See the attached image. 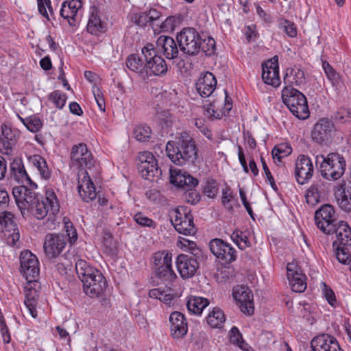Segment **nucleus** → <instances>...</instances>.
I'll use <instances>...</instances> for the list:
<instances>
[{
	"label": "nucleus",
	"instance_id": "obj_1",
	"mask_svg": "<svg viewBox=\"0 0 351 351\" xmlns=\"http://www.w3.org/2000/svg\"><path fill=\"white\" fill-rule=\"evenodd\" d=\"M12 194L20 209L30 210L38 219H44L49 215H55L58 213L60 204L54 191L48 189L45 192V199L34 191L24 186L13 188Z\"/></svg>",
	"mask_w": 351,
	"mask_h": 351
},
{
	"label": "nucleus",
	"instance_id": "obj_2",
	"mask_svg": "<svg viewBox=\"0 0 351 351\" xmlns=\"http://www.w3.org/2000/svg\"><path fill=\"white\" fill-rule=\"evenodd\" d=\"M166 153L171 161L179 166L194 164L198 156L195 141L186 132L181 133L176 141H169Z\"/></svg>",
	"mask_w": 351,
	"mask_h": 351
},
{
	"label": "nucleus",
	"instance_id": "obj_3",
	"mask_svg": "<svg viewBox=\"0 0 351 351\" xmlns=\"http://www.w3.org/2000/svg\"><path fill=\"white\" fill-rule=\"evenodd\" d=\"M315 162L320 164L322 176L328 180H337L344 173L346 167L344 157L338 153H330L326 156L317 155Z\"/></svg>",
	"mask_w": 351,
	"mask_h": 351
},
{
	"label": "nucleus",
	"instance_id": "obj_4",
	"mask_svg": "<svg viewBox=\"0 0 351 351\" xmlns=\"http://www.w3.org/2000/svg\"><path fill=\"white\" fill-rule=\"evenodd\" d=\"M141 55L147 62L148 78L152 75H162L167 72L168 67L165 60L158 55L153 44L147 43L141 49Z\"/></svg>",
	"mask_w": 351,
	"mask_h": 351
},
{
	"label": "nucleus",
	"instance_id": "obj_5",
	"mask_svg": "<svg viewBox=\"0 0 351 351\" xmlns=\"http://www.w3.org/2000/svg\"><path fill=\"white\" fill-rule=\"evenodd\" d=\"M171 221L175 229L180 234L193 235L196 233L193 217L186 207L176 208L171 216Z\"/></svg>",
	"mask_w": 351,
	"mask_h": 351
},
{
	"label": "nucleus",
	"instance_id": "obj_6",
	"mask_svg": "<svg viewBox=\"0 0 351 351\" xmlns=\"http://www.w3.org/2000/svg\"><path fill=\"white\" fill-rule=\"evenodd\" d=\"M199 38L194 28H184L177 36L180 50L189 56H196L199 52Z\"/></svg>",
	"mask_w": 351,
	"mask_h": 351
},
{
	"label": "nucleus",
	"instance_id": "obj_7",
	"mask_svg": "<svg viewBox=\"0 0 351 351\" xmlns=\"http://www.w3.org/2000/svg\"><path fill=\"white\" fill-rule=\"evenodd\" d=\"M20 271L26 280L36 281L40 274L39 262L34 254L29 250L20 254Z\"/></svg>",
	"mask_w": 351,
	"mask_h": 351
},
{
	"label": "nucleus",
	"instance_id": "obj_8",
	"mask_svg": "<svg viewBox=\"0 0 351 351\" xmlns=\"http://www.w3.org/2000/svg\"><path fill=\"white\" fill-rule=\"evenodd\" d=\"M71 161L73 166L83 169H91L95 163L92 153L88 150L87 145L83 143L73 146L71 152Z\"/></svg>",
	"mask_w": 351,
	"mask_h": 351
},
{
	"label": "nucleus",
	"instance_id": "obj_9",
	"mask_svg": "<svg viewBox=\"0 0 351 351\" xmlns=\"http://www.w3.org/2000/svg\"><path fill=\"white\" fill-rule=\"evenodd\" d=\"M295 99L288 98L290 92L285 91V101L284 104L289 109L291 112L299 119H306L309 117V110L307 99L300 91H293Z\"/></svg>",
	"mask_w": 351,
	"mask_h": 351
},
{
	"label": "nucleus",
	"instance_id": "obj_10",
	"mask_svg": "<svg viewBox=\"0 0 351 351\" xmlns=\"http://www.w3.org/2000/svg\"><path fill=\"white\" fill-rule=\"evenodd\" d=\"M335 132L333 123L328 118H322L315 124L311 137L320 145H327L331 141Z\"/></svg>",
	"mask_w": 351,
	"mask_h": 351
},
{
	"label": "nucleus",
	"instance_id": "obj_11",
	"mask_svg": "<svg viewBox=\"0 0 351 351\" xmlns=\"http://www.w3.org/2000/svg\"><path fill=\"white\" fill-rule=\"evenodd\" d=\"M315 220L318 228L327 234H330L337 223L334 208L330 204H324L315 212Z\"/></svg>",
	"mask_w": 351,
	"mask_h": 351
},
{
	"label": "nucleus",
	"instance_id": "obj_12",
	"mask_svg": "<svg viewBox=\"0 0 351 351\" xmlns=\"http://www.w3.org/2000/svg\"><path fill=\"white\" fill-rule=\"evenodd\" d=\"M209 247L210 252L223 264L231 263L237 258L236 250L220 239H212Z\"/></svg>",
	"mask_w": 351,
	"mask_h": 351
},
{
	"label": "nucleus",
	"instance_id": "obj_13",
	"mask_svg": "<svg viewBox=\"0 0 351 351\" xmlns=\"http://www.w3.org/2000/svg\"><path fill=\"white\" fill-rule=\"evenodd\" d=\"M82 283L85 293L90 298L98 297L107 287L106 280L99 269L82 280Z\"/></svg>",
	"mask_w": 351,
	"mask_h": 351
},
{
	"label": "nucleus",
	"instance_id": "obj_14",
	"mask_svg": "<svg viewBox=\"0 0 351 351\" xmlns=\"http://www.w3.org/2000/svg\"><path fill=\"white\" fill-rule=\"evenodd\" d=\"M314 173L311 159L305 155H300L295 162V178L297 182L303 185L308 183Z\"/></svg>",
	"mask_w": 351,
	"mask_h": 351
},
{
	"label": "nucleus",
	"instance_id": "obj_15",
	"mask_svg": "<svg viewBox=\"0 0 351 351\" xmlns=\"http://www.w3.org/2000/svg\"><path fill=\"white\" fill-rule=\"evenodd\" d=\"M232 295L242 313L247 315L254 313L253 294L247 287L239 285L234 287Z\"/></svg>",
	"mask_w": 351,
	"mask_h": 351
},
{
	"label": "nucleus",
	"instance_id": "obj_16",
	"mask_svg": "<svg viewBox=\"0 0 351 351\" xmlns=\"http://www.w3.org/2000/svg\"><path fill=\"white\" fill-rule=\"evenodd\" d=\"M197 255V253L192 252L189 254H181L177 256L176 265L182 278H189L195 275L199 268Z\"/></svg>",
	"mask_w": 351,
	"mask_h": 351
},
{
	"label": "nucleus",
	"instance_id": "obj_17",
	"mask_svg": "<svg viewBox=\"0 0 351 351\" xmlns=\"http://www.w3.org/2000/svg\"><path fill=\"white\" fill-rule=\"evenodd\" d=\"M287 274L289 284L293 291L302 293L306 290V277L296 263H291L287 265Z\"/></svg>",
	"mask_w": 351,
	"mask_h": 351
},
{
	"label": "nucleus",
	"instance_id": "obj_18",
	"mask_svg": "<svg viewBox=\"0 0 351 351\" xmlns=\"http://www.w3.org/2000/svg\"><path fill=\"white\" fill-rule=\"evenodd\" d=\"M77 190L84 202H89L96 198L95 186L86 171H81L78 174Z\"/></svg>",
	"mask_w": 351,
	"mask_h": 351
},
{
	"label": "nucleus",
	"instance_id": "obj_19",
	"mask_svg": "<svg viewBox=\"0 0 351 351\" xmlns=\"http://www.w3.org/2000/svg\"><path fill=\"white\" fill-rule=\"evenodd\" d=\"M65 245L66 241L62 234H48L45 236L43 247L45 254L50 258L58 256Z\"/></svg>",
	"mask_w": 351,
	"mask_h": 351
},
{
	"label": "nucleus",
	"instance_id": "obj_20",
	"mask_svg": "<svg viewBox=\"0 0 351 351\" xmlns=\"http://www.w3.org/2000/svg\"><path fill=\"white\" fill-rule=\"evenodd\" d=\"M311 347L313 351H344L337 339L328 334L315 337L311 341Z\"/></svg>",
	"mask_w": 351,
	"mask_h": 351
},
{
	"label": "nucleus",
	"instance_id": "obj_21",
	"mask_svg": "<svg viewBox=\"0 0 351 351\" xmlns=\"http://www.w3.org/2000/svg\"><path fill=\"white\" fill-rule=\"evenodd\" d=\"M262 79L265 84L274 87H278L280 86V80L277 58H274L263 64Z\"/></svg>",
	"mask_w": 351,
	"mask_h": 351
},
{
	"label": "nucleus",
	"instance_id": "obj_22",
	"mask_svg": "<svg viewBox=\"0 0 351 351\" xmlns=\"http://www.w3.org/2000/svg\"><path fill=\"white\" fill-rule=\"evenodd\" d=\"M106 29L107 25L101 20L99 9L95 6L91 7L86 31L91 35L99 36L104 33Z\"/></svg>",
	"mask_w": 351,
	"mask_h": 351
},
{
	"label": "nucleus",
	"instance_id": "obj_23",
	"mask_svg": "<svg viewBox=\"0 0 351 351\" xmlns=\"http://www.w3.org/2000/svg\"><path fill=\"white\" fill-rule=\"evenodd\" d=\"M19 134L17 131L3 124L1 125V135L0 136V152L3 154H10L13 147L16 145Z\"/></svg>",
	"mask_w": 351,
	"mask_h": 351
},
{
	"label": "nucleus",
	"instance_id": "obj_24",
	"mask_svg": "<svg viewBox=\"0 0 351 351\" xmlns=\"http://www.w3.org/2000/svg\"><path fill=\"white\" fill-rule=\"evenodd\" d=\"M171 333L173 338L184 337L188 331V324L184 315L178 311H174L169 316Z\"/></svg>",
	"mask_w": 351,
	"mask_h": 351
},
{
	"label": "nucleus",
	"instance_id": "obj_25",
	"mask_svg": "<svg viewBox=\"0 0 351 351\" xmlns=\"http://www.w3.org/2000/svg\"><path fill=\"white\" fill-rule=\"evenodd\" d=\"M217 85V80L210 72L202 73L196 82L195 87L197 93L202 97H209L215 90Z\"/></svg>",
	"mask_w": 351,
	"mask_h": 351
},
{
	"label": "nucleus",
	"instance_id": "obj_26",
	"mask_svg": "<svg viewBox=\"0 0 351 351\" xmlns=\"http://www.w3.org/2000/svg\"><path fill=\"white\" fill-rule=\"evenodd\" d=\"M36 286H38L37 280H27L24 290L25 297V304L31 315L34 318L37 316L36 306L38 298V292Z\"/></svg>",
	"mask_w": 351,
	"mask_h": 351
},
{
	"label": "nucleus",
	"instance_id": "obj_27",
	"mask_svg": "<svg viewBox=\"0 0 351 351\" xmlns=\"http://www.w3.org/2000/svg\"><path fill=\"white\" fill-rule=\"evenodd\" d=\"M156 45L166 58L173 60L178 57L179 49L173 38L165 35L160 36L157 40Z\"/></svg>",
	"mask_w": 351,
	"mask_h": 351
},
{
	"label": "nucleus",
	"instance_id": "obj_28",
	"mask_svg": "<svg viewBox=\"0 0 351 351\" xmlns=\"http://www.w3.org/2000/svg\"><path fill=\"white\" fill-rule=\"evenodd\" d=\"M136 54H130L126 61L127 67L132 71L136 73L138 76L143 80L148 79L147 70V62Z\"/></svg>",
	"mask_w": 351,
	"mask_h": 351
},
{
	"label": "nucleus",
	"instance_id": "obj_29",
	"mask_svg": "<svg viewBox=\"0 0 351 351\" xmlns=\"http://www.w3.org/2000/svg\"><path fill=\"white\" fill-rule=\"evenodd\" d=\"M283 82L285 86H300L305 84L304 73L298 66L288 67L285 70Z\"/></svg>",
	"mask_w": 351,
	"mask_h": 351
},
{
	"label": "nucleus",
	"instance_id": "obj_30",
	"mask_svg": "<svg viewBox=\"0 0 351 351\" xmlns=\"http://www.w3.org/2000/svg\"><path fill=\"white\" fill-rule=\"evenodd\" d=\"M333 233H335L337 237V240L333 241V246H347L350 242L351 244V228L346 222L341 221L335 224L330 234Z\"/></svg>",
	"mask_w": 351,
	"mask_h": 351
},
{
	"label": "nucleus",
	"instance_id": "obj_31",
	"mask_svg": "<svg viewBox=\"0 0 351 351\" xmlns=\"http://www.w3.org/2000/svg\"><path fill=\"white\" fill-rule=\"evenodd\" d=\"M82 7V3L80 0H70L64 1L60 10V15L72 25L71 20L74 21L77 12Z\"/></svg>",
	"mask_w": 351,
	"mask_h": 351
},
{
	"label": "nucleus",
	"instance_id": "obj_32",
	"mask_svg": "<svg viewBox=\"0 0 351 351\" xmlns=\"http://www.w3.org/2000/svg\"><path fill=\"white\" fill-rule=\"evenodd\" d=\"M138 169L142 177L149 181L157 180L162 175V170L158 167L157 162L138 165Z\"/></svg>",
	"mask_w": 351,
	"mask_h": 351
},
{
	"label": "nucleus",
	"instance_id": "obj_33",
	"mask_svg": "<svg viewBox=\"0 0 351 351\" xmlns=\"http://www.w3.org/2000/svg\"><path fill=\"white\" fill-rule=\"evenodd\" d=\"M345 186H348L344 187L343 190L339 189L335 195L339 207L349 212L351 210V184H345Z\"/></svg>",
	"mask_w": 351,
	"mask_h": 351
},
{
	"label": "nucleus",
	"instance_id": "obj_34",
	"mask_svg": "<svg viewBox=\"0 0 351 351\" xmlns=\"http://www.w3.org/2000/svg\"><path fill=\"white\" fill-rule=\"evenodd\" d=\"M10 174L17 181L20 182L23 180V179L27 180L29 182H32L28 174L27 173L22 160L19 158L14 159L10 163Z\"/></svg>",
	"mask_w": 351,
	"mask_h": 351
},
{
	"label": "nucleus",
	"instance_id": "obj_35",
	"mask_svg": "<svg viewBox=\"0 0 351 351\" xmlns=\"http://www.w3.org/2000/svg\"><path fill=\"white\" fill-rule=\"evenodd\" d=\"M156 276L160 280L172 283L177 278V275L172 269V264L169 263L165 266L154 267Z\"/></svg>",
	"mask_w": 351,
	"mask_h": 351
},
{
	"label": "nucleus",
	"instance_id": "obj_36",
	"mask_svg": "<svg viewBox=\"0 0 351 351\" xmlns=\"http://www.w3.org/2000/svg\"><path fill=\"white\" fill-rule=\"evenodd\" d=\"M29 162L38 169L42 178L47 180L51 176L46 160L40 155L36 154L29 158Z\"/></svg>",
	"mask_w": 351,
	"mask_h": 351
},
{
	"label": "nucleus",
	"instance_id": "obj_37",
	"mask_svg": "<svg viewBox=\"0 0 351 351\" xmlns=\"http://www.w3.org/2000/svg\"><path fill=\"white\" fill-rule=\"evenodd\" d=\"M208 304L209 302L207 299L194 296L189 299L186 306L189 311L191 313L199 315Z\"/></svg>",
	"mask_w": 351,
	"mask_h": 351
},
{
	"label": "nucleus",
	"instance_id": "obj_38",
	"mask_svg": "<svg viewBox=\"0 0 351 351\" xmlns=\"http://www.w3.org/2000/svg\"><path fill=\"white\" fill-rule=\"evenodd\" d=\"M225 320V315L219 308H214L207 317V322L213 328H220Z\"/></svg>",
	"mask_w": 351,
	"mask_h": 351
},
{
	"label": "nucleus",
	"instance_id": "obj_39",
	"mask_svg": "<svg viewBox=\"0 0 351 351\" xmlns=\"http://www.w3.org/2000/svg\"><path fill=\"white\" fill-rule=\"evenodd\" d=\"M75 270L79 278L82 282V280L89 277L97 269L90 267L85 261L78 259L75 263Z\"/></svg>",
	"mask_w": 351,
	"mask_h": 351
},
{
	"label": "nucleus",
	"instance_id": "obj_40",
	"mask_svg": "<svg viewBox=\"0 0 351 351\" xmlns=\"http://www.w3.org/2000/svg\"><path fill=\"white\" fill-rule=\"evenodd\" d=\"M75 270L79 278L82 282V280L89 277L97 269L90 267L85 261L78 259L75 263Z\"/></svg>",
	"mask_w": 351,
	"mask_h": 351
},
{
	"label": "nucleus",
	"instance_id": "obj_41",
	"mask_svg": "<svg viewBox=\"0 0 351 351\" xmlns=\"http://www.w3.org/2000/svg\"><path fill=\"white\" fill-rule=\"evenodd\" d=\"M320 197L319 185L317 184H313L306 192V202L311 206H314L319 202Z\"/></svg>",
	"mask_w": 351,
	"mask_h": 351
},
{
	"label": "nucleus",
	"instance_id": "obj_42",
	"mask_svg": "<svg viewBox=\"0 0 351 351\" xmlns=\"http://www.w3.org/2000/svg\"><path fill=\"white\" fill-rule=\"evenodd\" d=\"M231 239L242 250L251 245L248 237L241 230H237L234 231L231 234Z\"/></svg>",
	"mask_w": 351,
	"mask_h": 351
},
{
	"label": "nucleus",
	"instance_id": "obj_43",
	"mask_svg": "<svg viewBox=\"0 0 351 351\" xmlns=\"http://www.w3.org/2000/svg\"><path fill=\"white\" fill-rule=\"evenodd\" d=\"M169 174L171 183L178 187H184V184H186L184 171L178 169L170 168Z\"/></svg>",
	"mask_w": 351,
	"mask_h": 351
},
{
	"label": "nucleus",
	"instance_id": "obj_44",
	"mask_svg": "<svg viewBox=\"0 0 351 351\" xmlns=\"http://www.w3.org/2000/svg\"><path fill=\"white\" fill-rule=\"evenodd\" d=\"M199 51L204 52L206 56L212 55L215 49V41L210 37H205L204 38L200 36L199 38Z\"/></svg>",
	"mask_w": 351,
	"mask_h": 351
},
{
	"label": "nucleus",
	"instance_id": "obj_45",
	"mask_svg": "<svg viewBox=\"0 0 351 351\" xmlns=\"http://www.w3.org/2000/svg\"><path fill=\"white\" fill-rule=\"evenodd\" d=\"M172 255L165 251L157 252L154 254V267L165 266L171 263Z\"/></svg>",
	"mask_w": 351,
	"mask_h": 351
},
{
	"label": "nucleus",
	"instance_id": "obj_46",
	"mask_svg": "<svg viewBox=\"0 0 351 351\" xmlns=\"http://www.w3.org/2000/svg\"><path fill=\"white\" fill-rule=\"evenodd\" d=\"M19 117L27 129L32 132H37L43 126L40 119L36 116L29 117L27 119H23L19 116Z\"/></svg>",
	"mask_w": 351,
	"mask_h": 351
},
{
	"label": "nucleus",
	"instance_id": "obj_47",
	"mask_svg": "<svg viewBox=\"0 0 351 351\" xmlns=\"http://www.w3.org/2000/svg\"><path fill=\"white\" fill-rule=\"evenodd\" d=\"M322 67L328 80L330 81L332 85L333 86H337L340 81V75L337 73L326 61L322 62Z\"/></svg>",
	"mask_w": 351,
	"mask_h": 351
},
{
	"label": "nucleus",
	"instance_id": "obj_48",
	"mask_svg": "<svg viewBox=\"0 0 351 351\" xmlns=\"http://www.w3.org/2000/svg\"><path fill=\"white\" fill-rule=\"evenodd\" d=\"M134 221L141 227L150 228L155 229L157 227V223L152 219L147 217L145 214L141 212L136 213L133 216Z\"/></svg>",
	"mask_w": 351,
	"mask_h": 351
},
{
	"label": "nucleus",
	"instance_id": "obj_49",
	"mask_svg": "<svg viewBox=\"0 0 351 351\" xmlns=\"http://www.w3.org/2000/svg\"><path fill=\"white\" fill-rule=\"evenodd\" d=\"M336 257L339 263L349 265L351 271V257L347 246H337L336 248Z\"/></svg>",
	"mask_w": 351,
	"mask_h": 351
},
{
	"label": "nucleus",
	"instance_id": "obj_50",
	"mask_svg": "<svg viewBox=\"0 0 351 351\" xmlns=\"http://www.w3.org/2000/svg\"><path fill=\"white\" fill-rule=\"evenodd\" d=\"M292 149L286 145H278L275 146L271 152L272 157L274 160L280 162L281 159L291 154Z\"/></svg>",
	"mask_w": 351,
	"mask_h": 351
},
{
	"label": "nucleus",
	"instance_id": "obj_51",
	"mask_svg": "<svg viewBox=\"0 0 351 351\" xmlns=\"http://www.w3.org/2000/svg\"><path fill=\"white\" fill-rule=\"evenodd\" d=\"M134 135L138 141H147L151 138V129L147 125H140L134 129Z\"/></svg>",
	"mask_w": 351,
	"mask_h": 351
},
{
	"label": "nucleus",
	"instance_id": "obj_52",
	"mask_svg": "<svg viewBox=\"0 0 351 351\" xmlns=\"http://www.w3.org/2000/svg\"><path fill=\"white\" fill-rule=\"evenodd\" d=\"M103 244L104 247V252L110 256L117 254V250L116 244L113 241L112 236L110 233H106L103 238Z\"/></svg>",
	"mask_w": 351,
	"mask_h": 351
},
{
	"label": "nucleus",
	"instance_id": "obj_53",
	"mask_svg": "<svg viewBox=\"0 0 351 351\" xmlns=\"http://www.w3.org/2000/svg\"><path fill=\"white\" fill-rule=\"evenodd\" d=\"M49 99L53 101L56 108L62 109L66 104V95L60 90H56L50 93Z\"/></svg>",
	"mask_w": 351,
	"mask_h": 351
},
{
	"label": "nucleus",
	"instance_id": "obj_54",
	"mask_svg": "<svg viewBox=\"0 0 351 351\" xmlns=\"http://www.w3.org/2000/svg\"><path fill=\"white\" fill-rule=\"evenodd\" d=\"M279 28L282 29L286 34L293 38L297 36V28L295 24L288 20H281L279 23Z\"/></svg>",
	"mask_w": 351,
	"mask_h": 351
},
{
	"label": "nucleus",
	"instance_id": "obj_55",
	"mask_svg": "<svg viewBox=\"0 0 351 351\" xmlns=\"http://www.w3.org/2000/svg\"><path fill=\"white\" fill-rule=\"evenodd\" d=\"M230 341L232 343L237 345L242 350H245V346L247 345L244 343L242 335L236 326L232 327L230 330Z\"/></svg>",
	"mask_w": 351,
	"mask_h": 351
},
{
	"label": "nucleus",
	"instance_id": "obj_56",
	"mask_svg": "<svg viewBox=\"0 0 351 351\" xmlns=\"http://www.w3.org/2000/svg\"><path fill=\"white\" fill-rule=\"evenodd\" d=\"M218 191L219 188L216 180H209L206 182L204 189V193L206 196L210 198H214L217 195Z\"/></svg>",
	"mask_w": 351,
	"mask_h": 351
},
{
	"label": "nucleus",
	"instance_id": "obj_57",
	"mask_svg": "<svg viewBox=\"0 0 351 351\" xmlns=\"http://www.w3.org/2000/svg\"><path fill=\"white\" fill-rule=\"evenodd\" d=\"M64 229L71 243H74L77 239V234L73 223L66 217L63 219Z\"/></svg>",
	"mask_w": 351,
	"mask_h": 351
},
{
	"label": "nucleus",
	"instance_id": "obj_58",
	"mask_svg": "<svg viewBox=\"0 0 351 351\" xmlns=\"http://www.w3.org/2000/svg\"><path fill=\"white\" fill-rule=\"evenodd\" d=\"M0 223L4 225L5 228H14V215L11 212L5 211L0 214Z\"/></svg>",
	"mask_w": 351,
	"mask_h": 351
},
{
	"label": "nucleus",
	"instance_id": "obj_59",
	"mask_svg": "<svg viewBox=\"0 0 351 351\" xmlns=\"http://www.w3.org/2000/svg\"><path fill=\"white\" fill-rule=\"evenodd\" d=\"M206 114L210 117L220 119L223 116L228 115V113L225 112L223 108L219 110L215 108V104H210L206 109Z\"/></svg>",
	"mask_w": 351,
	"mask_h": 351
},
{
	"label": "nucleus",
	"instance_id": "obj_60",
	"mask_svg": "<svg viewBox=\"0 0 351 351\" xmlns=\"http://www.w3.org/2000/svg\"><path fill=\"white\" fill-rule=\"evenodd\" d=\"M232 197V193L230 187L227 186L222 189L221 202L228 210H232V206L229 205Z\"/></svg>",
	"mask_w": 351,
	"mask_h": 351
},
{
	"label": "nucleus",
	"instance_id": "obj_61",
	"mask_svg": "<svg viewBox=\"0 0 351 351\" xmlns=\"http://www.w3.org/2000/svg\"><path fill=\"white\" fill-rule=\"evenodd\" d=\"M93 95L99 110L101 112H105L106 103L101 90L97 88L96 90H93Z\"/></svg>",
	"mask_w": 351,
	"mask_h": 351
},
{
	"label": "nucleus",
	"instance_id": "obj_62",
	"mask_svg": "<svg viewBox=\"0 0 351 351\" xmlns=\"http://www.w3.org/2000/svg\"><path fill=\"white\" fill-rule=\"evenodd\" d=\"M335 119L344 123L351 119V111L346 108H339L335 115Z\"/></svg>",
	"mask_w": 351,
	"mask_h": 351
},
{
	"label": "nucleus",
	"instance_id": "obj_63",
	"mask_svg": "<svg viewBox=\"0 0 351 351\" xmlns=\"http://www.w3.org/2000/svg\"><path fill=\"white\" fill-rule=\"evenodd\" d=\"M138 158L139 160L138 165H143V163H154V162H156L154 156L149 152H140Z\"/></svg>",
	"mask_w": 351,
	"mask_h": 351
},
{
	"label": "nucleus",
	"instance_id": "obj_64",
	"mask_svg": "<svg viewBox=\"0 0 351 351\" xmlns=\"http://www.w3.org/2000/svg\"><path fill=\"white\" fill-rule=\"evenodd\" d=\"M132 19H134V22L140 26H145L148 23H152L149 19L148 18L147 12L135 14Z\"/></svg>",
	"mask_w": 351,
	"mask_h": 351
}]
</instances>
